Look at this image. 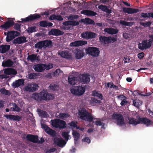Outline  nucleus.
I'll use <instances>...</instances> for the list:
<instances>
[{"instance_id":"nucleus-55","label":"nucleus","mask_w":153,"mask_h":153,"mask_svg":"<svg viewBox=\"0 0 153 153\" xmlns=\"http://www.w3.org/2000/svg\"><path fill=\"white\" fill-rule=\"evenodd\" d=\"M77 122L74 121H72L68 124V125L71 126L75 128L76 127Z\"/></svg>"},{"instance_id":"nucleus-27","label":"nucleus","mask_w":153,"mask_h":153,"mask_svg":"<svg viewBox=\"0 0 153 153\" xmlns=\"http://www.w3.org/2000/svg\"><path fill=\"white\" fill-rule=\"evenodd\" d=\"M77 78L73 75L68 77V80L69 83L71 85H74L77 82Z\"/></svg>"},{"instance_id":"nucleus-64","label":"nucleus","mask_w":153,"mask_h":153,"mask_svg":"<svg viewBox=\"0 0 153 153\" xmlns=\"http://www.w3.org/2000/svg\"><path fill=\"white\" fill-rule=\"evenodd\" d=\"M144 53L142 52L138 54V57L140 59H142L144 57Z\"/></svg>"},{"instance_id":"nucleus-57","label":"nucleus","mask_w":153,"mask_h":153,"mask_svg":"<svg viewBox=\"0 0 153 153\" xmlns=\"http://www.w3.org/2000/svg\"><path fill=\"white\" fill-rule=\"evenodd\" d=\"M71 25L76 26L79 25V23L77 21H71Z\"/></svg>"},{"instance_id":"nucleus-15","label":"nucleus","mask_w":153,"mask_h":153,"mask_svg":"<svg viewBox=\"0 0 153 153\" xmlns=\"http://www.w3.org/2000/svg\"><path fill=\"white\" fill-rule=\"evenodd\" d=\"M87 43V42L86 41L79 40L71 42L70 46L71 47H79L86 45Z\"/></svg>"},{"instance_id":"nucleus-21","label":"nucleus","mask_w":153,"mask_h":153,"mask_svg":"<svg viewBox=\"0 0 153 153\" xmlns=\"http://www.w3.org/2000/svg\"><path fill=\"white\" fill-rule=\"evenodd\" d=\"M123 11L125 13L128 14H133L139 12L138 9L131 8L130 7H124L123 8Z\"/></svg>"},{"instance_id":"nucleus-1","label":"nucleus","mask_w":153,"mask_h":153,"mask_svg":"<svg viewBox=\"0 0 153 153\" xmlns=\"http://www.w3.org/2000/svg\"><path fill=\"white\" fill-rule=\"evenodd\" d=\"M32 97L36 100H47L53 99L54 96L53 94L41 91L39 93L33 94Z\"/></svg>"},{"instance_id":"nucleus-36","label":"nucleus","mask_w":153,"mask_h":153,"mask_svg":"<svg viewBox=\"0 0 153 153\" xmlns=\"http://www.w3.org/2000/svg\"><path fill=\"white\" fill-rule=\"evenodd\" d=\"M128 119L129 121L128 123L130 124H132L133 125L136 126L138 124L137 123L138 122V119L137 120L134 118H131V117H128Z\"/></svg>"},{"instance_id":"nucleus-30","label":"nucleus","mask_w":153,"mask_h":153,"mask_svg":"<svg viewBox=\"0 0 153 153\" xmlns=\"http://www.w3.org/2000/svg\"><path fill=\"white\" fill-rule=\"evenodd\" d=\"M24 83V80L23 79H19L13 82L12 83V85L14 88H16L21 85H23Z\"/></svg>"},{"instance_id":"nucleus-18","label":"nucleus","mask_w":153,"mask_h":153,"mask_svg":"<svg viewBox=\"0 0 153 153\" xmlns=\"http://www.w3.org/2000/svg\"><path fill=\"white\" fill-rule=\"evenodd\" d=\"M64 34V32L59 29H51L48 32V34L49 35H54L56 36H61Z\"/></svg>"},{"instance_id":"nucleus-33","label":"nucleus","mask_w":153,"mask_h":153,"mask_svg":"<svg viewBox=\"0 0 153 153\" xmlns=\"http://www.w3.org/2000/svg\"><path fill=\"white\" fill-rule=\"evenodd\" d=\"M39 56H37L36 54H32L29 55L27 58V59L28 60H30L32 62H33L38 59Z\"/></svg>"},{"instance_id":"nucleus-35","label":"nucleus","mask_w":153,"mask_h":153,"mask_svg":"<svg viewBox=\"0 0 153 153\" xmlns=\"http://www.w3.org/2000/svg\"><path fill=\"white\" fill-rule=\"evenodd\" d=\"M72 134L74 137V142L75 143V142L77 141L79 138L80 134L77 131H73Z\"/></svg>"},{"instance_id":"nucleus-37","label":"nucleus","mask_w":153,"mask_h":153,"mask_svg":"<svg viewBox=\"0 0 153 153\" xmlns=\"http://www.w3.org/2000/svg\"><path fill=\"white\" fill-rule=\"evenodd\" d=\"M70 116V115L68 113H60L57 117L61 119H64L65 118H67Z\"/></svg>"},{"instance_id":"nucleus-14","label":"nucleus","mask_w":153,"mask_h":153,"mask_svg":"<svg viewBox=\"0 0 153 153\" xmlns=\"http://www.w3.org/2000/svg\"><path fill=\"white\" fill-rule=\"evenodd\" d=\"M39 88L38 85L36 83L30 84L25 87V90L28 91L33 92L37 90Z\"/></svg>"},{"instance_id":"nucleus-42","label":"nucleus","mask_w":153,"mask_h":153,"mask_svg":"<svg viewBox=\"0 0 153 153\" xmlns=\"http://www.w3.org/2000/svg\"><path fill=\"white\" fill-rule=\"evenodd\" d=\"M69 132L63 131L62 133V135L66 140H68V139L69 137Z\"/></svg>"},{"instance_id":"nucleus-10","label":"nucleus","mask_w":153,"mask_h":153,"mask_svg":"<svg viewBox=\"0 0 153 153\" xmlns=\"http://www.w3.org/2000/svg\"><path fill=\"white\" fill-rule=\"evenodd\" d=\"M20 35V33L17 31H8L6 39V41L7 42H9L14 39L15 37L19 36Z\"/></svg>"},{"instance_id":"nucleus-50","label":"nucleus","mask_w":153,"mask_h":153,"mask_svg":"<svg viewBox=\"0 0 153 153\" xmlns=\"http://www.w3.org/2000/svg\"><path fill=\"white\" fill-rule=\"evenodd\" d=\"M140 101L139 100H135L133 101V105L136 107H139L140 105Z\"/></svg>"},{"instance_id":"nucleus-34","label":"nucleus","mask_w":153,"mask_h":153,"mask_svg":"<svg viewBox=\"0 0 153 153\" xmlns=\"http://www.w3.org/2000/svg\"><path fill=\"white\" fill-rule=\"evenodd\" d=\"M37 111L39 116L41 117L45 118L47 116V114L45 111H43L40 109H37Z\"/></svg>"},{"instance_id":"nucleus-9","label":"nucleus","mask_w":153,"mask_h":153,"mask_svg":"<svg viewBox=\"0 0 153 153\" xmlns=\"http://www.w3.org/2000/svg\"><path fill=\"white\" fill-rule=\"evenodd\" d=\"M152 44L150 41L147 39H143L142 43H139L138 44V48L141 50L146 49L150 48Z\"/></svg>"},{"instance_id":"nucleus-53","label":"nucleus","mask_w":153,"mask_h":153,"mask_svg":"<svg viewBox=\"0 0 153 153\" xmlns=\"http://www.w3.org/2000/svg\"><path fill=\"white\" fill-rule=\"evenodd\" d=\"M10 75H16L17 73L16 71L13 68H10Z\"/></svg>"},{"instance_id":"nucleus-12","label":"nucleus","mask_w":153,"mask_h":153,"mask_svg":"<svg viewBox=\"0 0 153 153\" xmlns=\"http://www.w3.org/2000/svg\"><path fill=\"white\" fill-rule=\"evenodd\" d=\"M138 122L137 123L143 124L146 126H149L153 124V122L146 117H140L138 118Z\"/></svg>"},{"instance_id":"nucleus-24","label":"nucleus","mask_w":153,"mask_h":153,"mask_svg":"<svg viewBox=\"0 0 153 153\" xmlns=\"http://www.w3.org/2000/svg\"><path fill=\"white\" fill-rule=\"evenodd\" d=\"M59 54L63 58L68 59H71L72 58L71 53H70L69 51H62Z\"/></svg>"},{"instance_id":"nucleus-47","label":"nucleus","mask_w":153,"mask_h":153,"mask_svg":"<svg viewBox=\"0 0 153 153\" xmlns=\"http://www.w3.org/2000/svg\"><path fill=\"white\" fill-rule=\"evenodd\" d=\"M49 88L53 91H56L58 89L59 86L55 84H51L49 86Z\"/></svg>"},{"instance_id":"nucleus-19","label":"nucleus","mask_w":153,"mask_h":153,"mask_svg":"<svg viewBox=\"0 0 153 153\" xmlns=\"http://www.w3.org/2000/svg\"><path fill=\"white\" fill-rule=\"evenodd\" d=\"M53 141L55 144L61 147L63 146L66 143V142L62 138H55Z\"/></svg>"},{"instance_id":"nucleus-4","label":"nucleus","mask_w":153,"mask_h":153,"mask_svg":"<svg viewBox=\"0 0 153 153\" xmlns=\"http://www.w3.org/2000/svg\"><path fill=\"white\" fill-rule=\"evenodd\" d=\"M86 53L93 57L98 56L100 55V51L99 49L95 47H90L86 48L85 49Z\"/></svg>"},{"instance_id":"nucleus-17","label":"nucleus","mask_w":153,"mask_h":153,"mask_svg":"<svg viewBox=\"0 0 153 153\" xmlns=\"http://www.w3.org/2000/svg\"><path fill=\"white\" fill-rule=\"evenodd\" d=\"M89 75L87 74H83L79 76L78 81L84 83H87L89 82L90 79Z\"/></svg>"},{"instance_id":"nucleus-38","label":"nucleus","mask_w":153,"mask_h":153,"mask_svg":"<svg viewBox=\"0 0 153 153\" xmlns=\"http://www.w3.org/2000/svg\"><path fill=\"white\" fill-rule=\"evenodd\" d=\"M100 41L102 42H104L105 44L108 43L109 37L101 36L99 37Z\"/></svg>"},{"instance_id":"nucleus-41","label":"nucleus","mask_w":153,"mask_h":153,"mask_svg":"<svg viewBox=\"0 0 153 153\" xmlns=\"http://www.w3.org/2000/svg\"><path fill=\"white\" fill-rule=\"evenodd\" d=\"M92 95L93 96H96L100 99L102 100V95L101 94L98 93L96 91H93L92 92Z\"/></svg>"},{"instance_id":"nucleus-59","label":"nucleus","mask_w":153,"mask_h":153,"mask_svg":"<svg viewBox=\"0 0 153 153\" xmlns=\"http://www.w3.org/2000/svg\"><path fill=\"white\" fill-rule=\"evenodd\" d=\"M128 101L126 100V99H124L120 103V105L122 106H124L128 103Z\"/></svg>"},{"instance_id":"nucleus-45","label":"nucleus","mask_w":153,"mask_h":153,"mask_svg":"<svg viewBox=\"0 0 153 153\" xmlns=\"http://www.w3.org/2000/svg\"><path fill=\"white\" fill-rule=\"evenodd\" d=\"M36 27L35 26L29 27L27 30V32L29 33H32L36 32Z\"/></svg>"},{"instance_id":"nucleus-48","label":"nucleus","mask_w":153,"mask_h":153,"mask_svg":"<svg viewBox=\"0 0 153 153\" xmlns=\"http://www.w3.org/2000/svg\"><path fill=\"white\" fill-rule=\"evenodd\" d=\"M4 117H5L7 119L10 120H15V115L10 114V115H4Z\"/></svg>"},{"instance_id":"nucleus-5","label":"nucleus","mask_w":153,"mask_h":153,"mask_svg":"<svg viewBox=\"0 0 153 153\" xmlns=\"http://www.w3.org/2000/svg\"><path fill=\"white\" fill-rule=\"evenodd\" d=\"M52 42L49 40H45L37 42L35 45L36 48L39 49H41L43 47H47L51 46L52 44Z\"/></svg>"},{"instance_id":"nucleus-54","label":"nucleus","mask_w":153,"mask_h":153,"mask_svg":"<svg viewBox=\"0 0 153 153\" xmlns=\"http://www.w3.org/2000/svg\"><path fill=\"white\" fill-rule=\"evenodd\" d=\"M118 32V30L117 29H115L112 27H111V34H116Z\"/></svg>"},{"instance_id":"nucleus-40","label":"nucleus","mask_w":153,"mask_h":153,"mask_svg":"<svg viewBox=\"0 0 153 153\" xmlns=\"http://www.w3.org/2000/svg\"><path fill=\"white\" fill-rule=\"evenodd\" d=\"M82 22L86 24H92L94 22L93 20L89 18H86L85 19H81Z\"/></svg>"},{"instance_id":"nucleus-62","label":"nucleus","mask_w":153,"mask_h":153,"mask_svg":"<svg viewBox=\"0 0 153 153\" xmlns=\"http://www.w3.org/2000/svg\"><path fill=\"white\" fill-rule=\"evenodd\" d=\"M14 121H19L21 120L22 117L18 115H15Z\"/></svg>"},{"instance_id":"nucleus-28","label":"nucleus","mask_w":153,"mask_h":153,"mask_svg":"<svg viewBox=\"0 0 153 153\" xmlns=\"http://www.w3.org/2000/svg\"><path fill=\"white\" fill-rule=\"evenodd\" d=\"M81 13L88 16H95L97 15L96 13L88 10H83L81 12Z\"/></svg>"},{"instance_id":"nucleus-3","label":"nucleus","mask_w":153,"mask_h":153,"mask_svg":"<svg viewBox=\"0 0 153 153\" xmlns=\"http://www.w3.org/2000/svg\"><path fill=\"white\" fill-rule=\"evenodd\" d=\"M51 124L53 126L59 129H64L66 127L67 124L66 122L60 119H56L51 120Z\"/></svg>"},{"instance_id":"nucleus-58","label":"nucleus","mask_w":153,"mask_h":153,"mask_svg":"<svg viewBox=\"0 0 153 153\" xmlns=\"http://www.w3.org/2000/svg\"><path fill=\"white\" fill-rule=\"evenodd\" d=\"M95 124L96 125L98 126H101L102 125V127L104 126V124L102 123L100 121H96L95 122Z\"/></svg>"},{"instance_id":"nucleus-44","label":"nucleus","mask_w":153,"mask_h":153,"mask_svg":"<svg viewBox=\"0 0 153 153\" xmlns=\"http://www.w3.org/2000/svg\"><path fill=\"white\" fill-rule=\"evenodd\" d=\"M37 75L36 73H31L28 74V78L30 79H36Z\"/></svg>"},{"instance_id":"nucleus-39","label":"nucleus","mask_w":153,"mask_h":153,"mask_svg":"<svg viewBox=\"0 0 153 153\" xmlns=\"http://www.w3.org/2000/svg\"><path fill=\"white\" fill-rule=\"evenodd\" d=\"M0 92L6 95L9 96L11 94V92L8 90H6L4 88H3L0 89Z\"/></svg>"},{"instance_id":"nucleus-22","label":"nucleus","mask_w":153,"mask_h":153,"mask_svg":"<svg viewBox=\"0 0 153 153\" xmlns=\"http://www.w3.org/2000/svg\"><path fill=\"white\" fill-rule=\"evenodd\" d=\"M26 38L25 36L19 37L13 41V43L15 44H21L27 42Z\"/></svg>"},{"instance_id":"nucleus-49","label":"nucleus","mask_w":153,"mask_h":153,"mask_svg":"<svg viewBox=\"0 0 153 153\" xmlns=\"http://www.w3.org/2000/svg\"><path fill=\"white\" fill-rule=\"evenodd\" d=\"M151 22L150 21L146 22H140V24L145 27H149L151 24Z\"/></svg>"},{"instance_id":"nucleus-43","label":"nucleus","mask_w":153,"mask_h":153,"mask_svg":"<svg viewBox=\"0 0 153 153\" xmlns=\"http://www.w3.org/2000/svg\"><path fill=\"white\" fill-rule=\"evenodd\" d=\"M120 24L126 26H131L132 25V24L131 22H126L123 20H120Z\"/></svg>"},{"instance_id":"nucleus-63","label":"nucleus","mask_w":153,"mask_h":153,"mask_svg":"<svg viewBox=\"0 0 153 153\" xmlns=\"http://www.w3.org/2000/svg\"><path fill=\"white\" fill-rule=\"evenodd\" d=\"M56 19L59 21H62L63 19V18L60 15H57L56 16Z\"/></svg>"},{"instance_id":"nucleus-11","label":"nucleus","mask_w":153,"mask_h":153,"mask_svg":"<svg viewBox=\"0 0 153 153\" xmlns=\"http://www.w3.org/2000/svg\"><path fill=\"white\" fill-rule=\"evenodd\" d=\"M97 34L91 31L84 32L81 34V36L85 39H91L96 37Z\"/></svg>"},{"instance_id":"nucleus-7","label":"nucleus","mask_w":153,"mask_h":153,"mask_svg":"<svg viewBox=\"0 0 153 153\" xmlns=\"http://www.w3.org/2000/svg\"><path fill=\"white\" fill-rule=\"evenodd\" d=\"M112 117L116 121L118 125L121 126L124 125V119L122 114H114L112 115Z\"/></svg>"},{"instance_id":"nucleus-61","label":"nucleus","mask_w":153,"mask_h":153,"mask_svg":"<svg viewBox=\"0 0 153 153\" xmlns=\"http://www.w3.org/2000/svg\"><path fill=\"white\" fill-rule=\"evenodd\" d=\"M118 98L120 99L121 100H122L124 99H126V97L124 95H120L119 96H117Z\"/></svg>"},{"instance_id":"nucleus-13","label":"nucleus","mask_w":153,"mask_h":153,"mask_svg":"<svg viewBox=\"0 0 153 153\" xmlns=\"http://www.w3.org/2000/svg\"><path fill=\"white\" fill-rule=\"evenodd\" d=\"M42 127L45 129V131L48 134L51 135L53 137H55L56 136V131L50 128L47 125L45 124H42Z\"/></svg>"},{"instance_id":"nucleus-23","label":"nucleus","mask_w":153,"mask_h":153,"mask_svg":"<svg viewBox=\"0 0 153 153\" xmlns=\"http://www.w3.org/2000/svg\"><path fill=\"white\" fill-rule=\"evenodd\" d=\"M14 24L13 21L11 20L5 22L3 25H1L0 27L4 30L9 28Z\"/></svg>"},{"instance_id":"nucleus-25","label":"nucleus","mask_w":153,"mask_h":153,"mask_svg":"<svg viewBox=\"0 0 153 153\" xmlns=\"http://www.w3.org/2000/svg\"><path fill=\"white\" fill-rule=\"evenodd\" d=\"M10 46L9 45H0V53H5L8 52L10 48Z\"/></svg>"},{"instance_id":"nucleus-52","label":"nucleus","mask_w":153,"mask_h":153,"mask_svg":"<svg viewBox=\"0 0 153 153\" xmlns=\"http://www.w3.org/2000/svg\"><path fill=\"white\" fill-rule=\"evenodd\" d=\"M21 26V24H19L17 23H16L14 25V28L16 30H18L19 31H20Z\"/></svg>"},{"instance_id":"nucleus-16","label":"nucleus","mask_w":153,"mask_h":153,"mask_svg":"<svg viewBox=\"0 0 153 153\" xmlns=\"http://www.w3.org/2000/svg\"><path fill=\"white\" fill-rule=\"evenodd\" d=\"M74 53L75 55L76 59H80L84 56V53L82 50L78 48L76 49L74 51Z\"/></svg>"},{"instance_id":"nucleus-51","label":"nucleus","mask_w":153,"mask_h":153,"mask_svg":"<svg viewBox=\"0 0 153 153\" xmlns=\"http://www.w3.org/2000/svg\"><path fill=\"white\" fill-rule=\"evenodd\" d=\"M44 65L45 66V70L46 69L47 70H48L53 67V65L52 64H49L48 65Z\"/></svg>"},{"instance_id":"nucleus-26","label":"nucleus","mask_w":153,"mask_h":153,"mask_svg":"<svg viewBox=\"0 0 153 153\" xmlns=\"http://www.w3.org/2000/svg\"><path fill=\"white\" fill-rule=\"evenodd\" d=\"M34 69L36 71L41 72L45 70L44 65L39 64L34 65Z\"/></svg>"},{"instance_id":"nucleus-20","label":"nucleus","mask_w":153,"mask_h":153,"mask_svg":"<svg viewBox=\"0 0 153 153\" xmlns=\"http://www.w3.org/2000/svg\"><path fill=\"white\" fill-rule=\"evenodd\" d=\"M38 137L37 135L27 134L26 136L27 140L34 143L38 142Z\"/></svg>"},{"instance_id":"nucleus-29","label":"nucleus","mask_w":153,"mask_h":153,"mask_svg":"<svg viewBox=\"0 0 153 153\" xmlns=\"http://www.w3.org/2000/svg\"><path fill=\"white\" fill-rule=\"evenodd\" d=\"M13 62L10 59H7L6 61H4L2 62V65L4 67H10L13 64Z\"/></svg>"},{"instance_id":"nucleus-56","label":"nucleus","mask_w":153,"mask_h":153,"mask_svg":"<svg viewBox=\"0 0 153 153\" xmlns=\"http://www.w3.org/2000/svg\"><path fill=\"white\" fill-rule=\"evenodd\" d=\"M82 141L87 142L88 143H89L91 142L90 139L88 137H85V138H83L82 139Z\"/></svg>"},{"instance_id":"nucleus-6","label":"nucleus","mask_w":153,"mask_h":153,"mask_svg":"<svg viewBox=\"0 0 153 153\" xmlns=\"http://www.w3.org/2000/svg\"><path fill=\"white\" fill-rule=\"evenodd\" d=\"M71 91L74 95L81 96L84 94L85 88L82 86H76L74 88L71 89Z\"/></svg>"},{"instance_id":"nucleus-46","label":"nucleus","mask_w":153,"mask_h":153,"mask_svg":"<svg viewBox=\"0 0 153 153\" xmlns=\"http://www.w3.org/2000/svg\"><path fill=\"white\" fill-rule=\"evenodd\" d=\"M13 111L17 112H19L20 111L21 109L16 104L13 103Z\"/></svg>"},{"instance_id":"nucleus-60","label":"nucleus","mask_w":153,"mask_h":153,"mask_svg":"<svg viewBox=\"0 0 153 153\" xmlns=\"http://www.w3.org/2000/svg\"><path fill=\"white\" fill-rule=\"evenodd\" d=\"M71 21L68 20L63 23V24L65 26L71 25Z\"/></svg>"},{"instance_id":"nucleus-8","label":"nucleus","mask_w":153,"mask_h":153,"mask_svg":"<svg viewBox=\"0 0 153 153\" xmlns=\"http://www.w3.org/2000/svg\"><path fill=\"white\" fill-rule=\"evenodd\" d=\"M41 17L40 15L38 14L35 13L33 15L30 14L29 16L25 18H22L21 20L22 21H18L19 22H26L29 21H32L37 19L40 18Z\"/></svg>"},{"instance_id":"nucleus-2","label":"nucleus","mask_w":153,"mask_h":153,"mask_svg":"<svg viewBox=\"0 0 153 153\" xmlns=\"http://www.w3.org/2000/svg\"><path fill=\"white\" fill-rule=\"evenodd\" d=\"M78 114L80 119L89 122H92L94 119H97L96 118H94L91 114L85 108H82L79 111Z\"/></svg>"},{"instance_id":"nucleus-31","label":"nucleus","mask_w":153,"mask_h":153,"mask_svg":"<svg viewBox=\"0 0 153 153\" xmlns=\"http://www.w3.org/2000/svg\"><path fill=\"white\" fill-rule=\"evenodd\" d=\"M98 8L101 10L102 11L105 12L107 13L110 14L111 13V10L108 8L105 5H101L99 6Z\"/></svg>"},{"instance_id":"nucleus-32","label":"nucleus","mask_w":153,"mask_h":153,"mask_svg":"<svg viewBox=\"0 0 153 153\" xmlns=\"http://www.w3.org/2000/svg\"><path fill=\"white\" fill-rule=\"evenodd\" d=\"M53 24L51 22H48L45 21H41L39 22V25L40 27H45L47 26L51 27Z\"/></svg>"}]
</instances>
